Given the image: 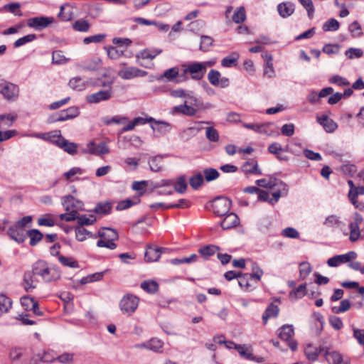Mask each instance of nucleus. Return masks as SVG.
Returning a JSON list of instances; mask_svg holds the SVG:
<instances>
[{
	"label": "nucleus",
	"mask_w": 364,
	"mask_h": 364,
	"mask_svg": "<svg viewBox=\"0 0 364 364\" xmlns=\"http://www.w3.org/2000/svg\"><path fill=\"white\" fill-rule=\"evenodd\" d=\"M256 184L259 187L269 188L273 191L272 198L270 200L272 205L277 203L282 196H286L288 193L287 185L281 180L274 178L267 181L264 178L256 181Z\"/></svg>",
	"instance_id": "nucleus-1"
},
{
	"label": "nucleus",
	"mask_w": 364,
	"mask_h": 364,
	"mask_svg": "<svg viewBox=\"0 0 364 364\" xmlns=\"http://www.w3.org/2000/svg\"><path fill=\"white\" fill-rule=\"evenodd\" d=\"M33 270L46 282L56 281L60 277V270L55 267H49L47 262L39 259L33 264Z\"/></svg>",
	"instance_id": "nucleus-2"
},
{
	"label": "nucleus",
	"mask_w": 364,
	"mask_h": 364,
	"mask_svg": "<svg viewBox=\"0 0 364 364\" xmlns=\"http://www.w3.org/2000/svg\"><path fill=\"white\" fill-rule=\"evenodd\" d=\"M182 67L183 68V73L181 74L180 77L183 80H187L186 75L187 74H190L191 79L200 80L205 74L204 65L199 62H193L187 65H183Z\"/></svg>",
	"instance_id": "nucleus-3"
},
{
	"label": "nucleus",
	"mask_w": 364,
	"mask_h": 364,
	"mask_svg": "<svg viewBox=\"0 0 364 364\" xmlns=\"http://www.w3.org/2000/svg\"><path fill=\"white\" fill-rule=\"evenodd\" d=\"M139 299L131 294L124 295L119 302V308L124 314L132 315L139 306Z\"/></svg>",
	"instance_id": "nucleus-4"
},
{
	"label": "nucleus",
	"mask_w": 364,
	"mask_h": 364,
	"mask_svg": "<svg viewBox=\"0 0 364 364\" xmlns=\"http://www.w3.org/2000/svg\"><path fill=\"white\" fill-rule=\"evenodd\" d=\"M18 87L0 77V93L8 101H14L18 96Z\"/></svg>",
	"instance_id": "nucleus-5"
},
{
	"label": "nucleus",
	"mask_w": 364,
	"mask_h": 364,
	"mask_svg": "<svg viewBox=\"0 0 364 364\" xmlns=\"http://www.w3.org/2000/svg\"><path fill=\"white\" fill-rule=\"evenodd\" d=\"M232 204V201L228 198L218 196L212 201L213 211L218 216H223L226 215Z\"/></svg>",
	"instance_id": "nucleus-6"
},
{
	"label": "nucleus",
	"mask_w": 364,
	"mask_h": 364,
	"mask_svg": "<svg viewBox=\"0 0 364 364\" xmlns=\"http://www.w3.org/2000/svg\"><path fill=\"white\" fill-rule=\"evenodd\" d=\"M46 135L49 137H58V139L53 141L55 142L60 148L63 149L69 154L73 155L77 153V144L73 142H70L65 138L62 137L60 130L54 131L52 135L51 133L46 134Z\"/></svg>",
	"instance_id": "nucleus-7"
},
{
	"label": "nucleus",
	"mask_w": 364,
	"mask_h": 364,
	"mask_svg": "<svg viewBox=\"0 0 364 364\" xmlns=\"http://www.w3.org/2000/svg\"><path fill=\"white\" fill-rule=\"evenodd\" d=\"M278 331L279 338L283 341H286L291 350H296L297 348V343L291 339L294 335L293 326L288 324L283 325L279 328Z\"/></svg>",
	"instance_id": "nucleus-8"
},
{
	"label": "nucleus",
	"mask_w": 364,
	"mask_h": 364,
	"mask_svg": "<svg viewBox=\"0 0 364 364\" xmlns=\"http://www.w3.org/2000/svg\"><path fill=\"white\" fill-rule=\"evenodd\" d=\"M80 114V110L77 107H70L66 109L60 111L55 116L50 117L48 119L49 123L56 122H63L65 120L73 119Z\"/></svg>",
	"instance_id": "nucleus-9"
},
{
	"label": "nucleus",
	"mask_w": 364,
	"mask_h": 364,
	"mask_svg": "<svg viewBox=\"0 0 364 364\" xmlns=\"http://www.w3.org/2000/svg\"><path fill=\"white\" fill-rule=\"evenodd\" d=\"M53 17L37 16L30 18L27 21L28 26L33 28L36 31H41L47 28L53 22Z\"/></svg>",
	"instance_id": "nucleus-10"
},
{
	"label": "nucleus",
	"mask_w": 364,
	"mask_h": 364,
	"mask_svg": "<svg viewBox=\"0 0 364 364\" xmlns=\"http://www.w3.org/2000/svg\"><path fill=\"white\" fill-rule=\"evenodd\" d=\"M112 96V90L111 83L108 84V89L105 90H100L95 93L88 95L86 97V100L90 103L97 104L102 101H107L109 100Z\"/></svg>",
	"instance_id": "nucleus-11"
},
{
	"label": "nucleus",
	"mask_w": 364,
	"mask_h": 364,
	"mask_svg": "<svg viewBox=\"0 0 364 364\" xmlns=\"http://www.w3.org/2000/svg\"><path fill=\"white\" fill-rule=\"evenodd\" d=\"M61 200L65 211L75 210L77 213V211L83 210L84 203L71 195L62 197Z\"/></svg>",
	"instance_id": "nucleus-12"
},
{
	"label": "nucleus",
	"mask_w": 364,
	"mask_h": 364,
	"mask_svg": "<svg viewBox=\"0 0 364 364\" xmlns=\"http://www.w3.org/2000/svg\"><path fill=\"white\" fill-rule=\"evenodd\" d=\"M357 257V253L350 251L344 255H336L327 260V264L329 267H337L341 264L349 262Z\"/></svg>",
	"instance_id": "nucleus-13"
},
{
	"label": "nucleus",
	"mask_w": 364,
	"mask_h": 364,
	"mask_svg": "<svg viewBox=\"0 0 364 364\" xmlns=\"http://www.w3.org/2000/svg\"><path fill=\"white\" fill-rule=\"evenodd\" d=\"M208 80L214 86H220L224 88L229 85V79L225 77H221L220 73L216 70H210L209 71Z\"/></svg>",
	"instance_id": "nucleus-14"
},
{
	"label": "nucleus",
	"mask_w": 364,
	"mask_h": 364,
	"mask_svg": "<svg viewBox=\"0 0 364 364\" xmlns=\"http://www.w3.org/2000/svg\"><path fill=\"white\" fill-rule=\"evenodd\" d=\"M119 76L124 80H130L138 77H144L147 72L136 67H128L119 70Z\"/></svg>",
	"instance_id": "nucleus-15"
},
{
	"label": "nucleus",
	"mask_w": 364,
	"mask_h": 364,
	"mask_svg": "<svg viewBox=\"0 0 364 364\" xmlns=\"http://www.w3.org/2000/svg\"><path fill=\"white\" fill-rule=\"evenodd\" d=\"M26 229L21 228L15 224L11 225L7 230L8 235L18 243H22L26 240Z\"/></svg>",
	"instance_id": "nucleus-16"
},
{
	"label": "nucleus",
	"mask_w": 364,
	"mask_h": 364,
	"mask_svg": "<svg viewBox=\"0 0 364 364\" xmlns=\"http://www.w3.org/2000/svg\"><path fill=\"white\" fill-rule=\"evenodd\" d=\"M85 153H89L93 155L100 156L101 154H107L109 152V149L107 144L104 141L95 144L93 141H90L87 145Z\"/></svg>",
	"instance_id": "nucleus-17"
},
{
	"label": "nucleus",
	"mask_w": 364,
	"mask_h": 364,
	"mask_svg": "<svg viewBox=\"0 0 364 364\" xmlns=\"http://www.w3.org/2000/svg\"><path fill=\"white\" fill-rule=\"evenodd\" d=\"M36 276L38 275L34 273L33 265L31 271H27L24 273L22 284L27 292L33 291L36 287Z\"/></svg>",
	"instance_id": "nucleus-18"
},
{
	"label": "nucleus",
	"mask_w": 364,
	"mask_h": 364,
	"mask_svg": "<svg viewBox=\"0 0 364 364\" xmlns=\"http://www.w3.org/2000/svg\"><path fill=\"white\" fill-rule=\"evenodd\" d=\"M170 113L173 115L183 114L188 117H193L196 114L197 109L191 106L188 105L186 102H185L182 105L174 106L171 109Z\"/></svg>",
	"instance_id": "nucleus-19"
},
{
	"label": "nucleus",
	"mask_w": 364,
	"mask_h": 364,
	"mask_svg": "<svg viewBox=\"0 0 364 364\" xmlns=\"http://www.w3.org/2000/svg\"><path fill=\"white\" fill-rule=\"evenodd\" d=\"M323 355L328 364H348L347 361H344L341 355L337 351H329L325 348Z\"/></svg>",
	"instance_id": "nucleus-20"
},
{
	"label": "nucleus",
	"mask_w": 364,
	"mask_h": 364,
	"mask_svg": "<svg viewBox=\"0 0 364 364\" xmlns=\"http://www.w3.org/2000/svg\"><path fill=\"white\" fill-rule=\"evenodd\" d=\"M151 128L154 132L159 134V135H164L169 132L171 129V124L165 121L156 120L152 121Z\"/></svg>",
	"instance_id": "nucleus-21"
},
{
	"label": "nucleus",
	"mask_w": 364,
	"mask_h": 364,
	"mask_svg": "<svg viewBox=\"0 0 364 364\" xmlns=\"http://www.w3.org/2000/svg\"><path fill=\"white\" fill-rule=\"evenodd\" d=\"M162 52L161 49L159 48H153V49H144L141 50V52L136 54V58L137 60V63L141 65L144 66V64L139 62V59H149L153 60L158 55H159Z\"/></svg>",
	"instance_id": "nucleus-22"
},
{
	"label": "nucleus",
	"mask_w": 364,
	"mask_h": 364,
	"mask_svg": "<svg viewBox=\"0 0 364 364\" xmlns=\"http://www.w3.org/2000/svg\"><path fill=\"white\" fill-rule=\"evenodd\" d=\"M225 215V218L220 223V226L223 230H228L239 225L240 220L235 213H230Z\"/></svg>",
	"instance_id": "nucleus-23"
},
{
	"label": "nucleus",
	"mask_w": 364,
	"mask_h": 364,
	"mask_svg": "<svg viewBox=\"0 0 364 364\" xmlns=\"http://www.w3.org/2000/svg\"><path fill=\"white\" fill-rule=\"evenodd\" d=\"M179 69L177 67H173L166 70L162 75L156 77L158 81L172 82L176 80L178 76H180Z\"/></svg>",
	"instance_id": "nucleus-24"
},
{
	"label": "nucleus",
	"mask_w": 364,
	"mask_h": 364,
	"mask_svg": "<svg viewBox=\"0 0 364 364\" xmlns=\"http://www.w3.org/2000/svg\"><path fill=\"white\" fill-rule=\"evenodd\" d=\"M161 247H154L151 245H148L144 253L145 260L147 262L158 261L161 257Z\"/></svg>",
	"instance_id": "nucleus-25"
},
{
	"label": "nucleus",
	"mask_w": 364,
	"mask_h": 364,
	"mask_svg": "<svg viewBox=\"0 0 364 364\" xmlns=\"http://www.w3.org/2000/svg\"><path fill=\"white\" fill-rule=\"evenodd\" d=\"M324 347L316 348L314 347L312 345L309 344L304 350V353L307 359L310 362L314 363L317 360L321 353H324Z\"/></svg>",
	"instance_id": "nucleus-26"
},
{
	"label": "nucleus",
	"mask_w": 364,
	"mask_h": 364,
	"mask_svg": "<svg viewBox=\"0 0 364 364\" xmlns=\"http://www.w3.org/2000/svg\"><path fill=\"white\" fill-rule=\"evenodd\" d=\"M103 239L116 241L119 239V235L116 230L109 228H102L98 232L97 236Z\"/></svg>",
	"instance_id": "nucleus-27"
},
{
	"label": "nucleus",
	"mask_w": 364,
	"mask_h": 364,
	"mask_svg": "<svg viewBox=\"0 0 364 364\" xmlns=\"http://www.w3.org/2000/svg\"><path fill=\"white\" fill-rule=\"evenodd\" d=\"M242 170L247 173H252L255 175H262V171L258 168L257 161L251 159L246 161L242 166Z\"/></svg>",
	"instance_id": "nucleus-28"
},
{
	"label": "nucleus",
	"mask_w": 364,
	"mask_h": 364,
	"mask_svg": "<svg viewBox=\"0 0 364 364\" xmlns=\"http://www.w3.org/2000/svg\"><path fill=\"white\" fill-rule=\"evenodd\" d=\"M262 58L265 61L264 67V75H267L268 77H274L275 76L274 70L273 66V58L271 54L265 53L262 55Z\"/></svg>",
	"instance_id": "nucleus-29"
},
{
	"label": "nucleus",
	"mask_w": 364,
	"mask_h": 364,
	"mask_svg": "<svg viewBox=\"0 0 364 364\" xmlns=\"http://www.w3.org/2000/svg\"><path fill=\"white\" fill-rule=\"evenodd\" d=\"M318 122L323 126L324 129L328 132H334L337 127V124L331 119H329L328 116L323 115L321 117L317 118Z\"/></svg>",
	"instance_id": "nucleus-30"
},
{
	"label": "nucleus",
	"mask_w": 364,
	"mask_h": 364,
	"mask_svg": "<svg viewBox=\"0 0 364 364\" xmlns=\"http://www.w3.org/2000/svg\"><path fill=\"white\" fill-rule=\"evenodd\" d=\"M277 11L282 18L291 16L294 11V4L291 2H283L277 6Z\"/></svg>",
	"instance_id": "nucleus-31"
},
{
	"label": "nucleus",
	"mask_w": 364,
	"mask_h": 364,
	"mask_svg": "<svg viewBox=\"0 0 364 364\" xmlns=\"http://www.w3.org/2000/svg\"><path fill=\"white\" fill-rule=\"evenodd\" d=\"M279 312V309L278 306L274 304L273 303H271L266 310L264 311L263 315H262V321L264 324H266L267 323V321L270 318H275L278 316Z\"/></svg>",
	"instance_id": "nucleus-32"
},
{
	"label": "nucleus",
	"mask_w": 364,
	"mask_h": 364,
	"mask_svg": "<svg viewBox=\"0 0 364 364\" xmlns=\"http://www.w3.org/2000/svg\"><path fill=\"white\" fill-rule=\"evenodd\" d=\"M163 156L156 155L150 158L149 164L150 169L154 172L161 171L163 169Z\"/></svg>",
	"instance_id": "nucleus-33"
},
{
	"label": "nucleus",
	"mask_w": 364,
	"mask_h": 364,
	"mask_svg": "<svg viewBox=\"0 0 364 364\" xmlns=\"http://www.w3.org/2000/svg\"><path fill=\"white\" fill-rule=\"evenodd\" d=\"M240 55L237 52H232L230 55L221 60V65L225 68H231L237 65Z\"/></svg>",
	"instance_id": "nucleus-34"
},
{
	"label": "nucleus",
	"mask_w": 364,
	"mask_h": 364,
	"mask_svg": "<svg viewBox=\"0 0 364 364\" xmlns=\"http://www.w3.org/2000/svg\"><path fill=\"white\" fill-rule=\"evenodd\" d=\"M220 248L214 245H205L198 250V252L205 258L208 259L210 256L213 255L216 252L219 251Z\"/></svg>",
	"instance_id": "nucleus-35"
},
{
	"label": "nucleus",
	"mask_w": 364,
	"mask_h": 364,
	"mask_svg": "<svg viewBox=\"0 0 364 364\" xmlns=\"http://www.w3.org/2000/svg\"><path fill=\"white\" fill-rule=\"evenodd\" d=\"M30 237V245H36L43 237V235L37 229H32L27 231L26 237Z\"/></svg>",
	"instance_id": "nucleus-36"
},
{
	"label": "nucleus",
	"mask_w": 364,
	"mask_h": 364,
	"mask_svg": "<svg viewBox=\"0 0 364 364\" xmlns=\"http://www.w3.org/2000/svg\"><path fill=\"white\" fill-rule=\"evenodd\" d=\"M69 87L77 91H81L85 89V81L80 77H75L70 80L68 82Z\"/></svg>",
	"instance_id": "nucleus-37"
},
{
	"label": "nucleus",
	"mask_w": 364,
	"mask_h": 364,
	"mask_svg": "<svg viewBox=\"0 0 364 364\" xmlns=\"http://www.w3.org/2000/svg\"><path fill=\"white\" fill-rule=\"evenodd\" d=\"M111 210L112 204L109 202H100L96 205L92 211L97 214L105 215L110 213Z\"/></svg>",
	"instance_id": "nucleus-38"
},
{
	"label": "nucleus",
	"mask_w": 364,
	"mask_h": 364,
	"mask_svg": "<svg viewBox=\"0 0 364 364\" xmlns=\"http://www.w3.org/2000/svg\"><path fill=\"white\" fill-rule=\"evenodd\" d=\"M164 342L157 338H152L148 341V350H149L160 353L162 352Z\"/></svg>",
	"instance_id": "nucleus-39"
},
{
	"label": "nucleus",
	"mask_w": 364,
	"mask_h": 364,
	"mask_svg": "<svg viewBox=\"0 0 364 364\" xmlns=\"http://www.w3.org/2000/svg\"><path fill=\"white\" fill-rule=\"evenodd\" d=\"M141 288L149 294H154L159 290V284L156 281L146 280L141 284Z\"/></svg>",
	"instance_id": "nucleus-40"
},
{
	"label": "nucleus",
	"mask_w": 364,
	"mask_h": 364,
	"mask_svg": "<svg viewBox=\"0 0 364 364\" xmlns=\"http://www.w3.org/2000/svg\"><path fill=\"white\" fill-rule=\"evenodd\" d=\"M87 236L94 238L97 237V235H93L91 232L88 231L83 227H77L75 228V237L78 241L82 242L85 240Z\"/></svg>",
	"instance_id": "nucleus-41"
},
{
	"label": "nucleus",
	"mask_w": 364,
	"mask_h": 364,
	"mask_svg": "<svg viewBox=\"0 0 364 364\" xmlns=\"http://www.w3.org/2000/svg\"><path fill=\"white\" fill-rule=\"evenodd\" d=\"M204 183V178L201 173L198 172L192 176L189 179L190 186L195 190L198 189Z\"/></svg>",
	"instance_id": "nucleus-42"
},
{
	"label": "nucleus",
	"mask_w": 364,
	"mask_h": 364,
	"mask_svg": "<svg viewBox=\"0 0 364 364\" xmlns=\"http://www.w3.org/2000/svg\"><path fill=\"white\" fill-rule=\"evenodd\" d=\"M213 41H214L212 37L206 35H202L200 36V43L199 49L203 52L208 51L210 50V48L213 45Z\"/></svg>",
	"instance_id": "nucleus-43"
},
{
	"label": "nucleus",
	"mask_w": 364,
	"mask_h": 364,
	"mask_svg": "<svg viewBox=\"0 0 364 364\" xmlns=\"http://www.w3.org/2000/svg\"><path fill=\"white\" fill-rule=\"evenodd\" d=\"M306 294V284H300L297 288L292 290L289 294V299L295 301L303 297Z\"/></svg>",
	"instance_id": "nucleus-44"
},
{
	"label": "nucleus",
	"mask_w": 364,
	"mask_h": 364,
	"mask_svg": "<svg viewBox=\"0 0 364 364\" xmlns=\"http://www.w3.org/2000/svg\"><path fill=\"white\" fill-rule=\"evenodd\" d=\"M58 261L65 267H68L71 268H78L79 264L77 260H75L73 257H67L63 255H60L58 257Z\"/></svg>",
	"instance_id": "nucleus-45"
},
{
	"label": "nucleus",
	"mask_w": 364,
	"mask_h": 364,
	"mask_svg": "<svg viewBox=\"0 0 364 364\" xmlns=\"http://www.w3.org/2000/svg\"><path fill=\"white\" fill-rule=\"evenodd\" d=\"M220 176V173L213 168H207L203 170V178L207 182H210L217 179Z\"/></svg>",
	"instance_id": "nucleus-46"
},
{
	"label": "nucleus",
	"mask_w": 364,
	"mask_h": 364,
	"mask_svg": "<svg viewBox=\"0 0 364 364\" xmlns=\"http://www.w3.org/2000/svg\"><path fill=\"white\" fill-rule=\"evenodd\" d=\"M350 308V303L348 299H343L341 301L339 306H333L331 311L333 314H341L347 311Z\"/></svg>",
	"instance_id": "nucleus-47"
},
{
	"label": "nucleus",
	"mask_w": 364,
	"mask_h": 364,
	"mask_svg": "<svg viewBox=\"0 0 364 364\" xmlns=\"http://www.w3.org/2000/svg\"><path fill=\"white\" fill-rule=\"evenodd\" d=\"M96 221V217L90 214L89 216L86 215H79L77 218V223L80 227L84 225H91Z\"/></svg>",
	"instance_id": "nucleus-48"
},
{
	"label": "nucleus",
	"mask_w": 364,
	"mask_h": 364,
	"mask_svg": "<svg viewBox=\"0 0 364 364\" xmlns=\"http://www.w3.org/2000/svg\"><path fill=\"white\" fill-rule=\"evenodd\" d=\"M348 31L353 38H358L363 36L361 26L357 21H354L349 25Z\"/></svg>",
	"instance_id": "nucleus-49"
},
{
	"label": "nucleus",
	"mask_w": 364,
	"mask_h": 364,
	"mask_svg": "<svg viewBox=\"0 0 364 364\" xmlns=\"http://www.w3.org/2000/svg\"><path fill=\"white\" fill-rule=\"evenodd\" d=\"M174 185V190L180 193H183L186 192L187 188V183L186 180V177L184 176H181L178 178L176 183L173 184Z\"/></svg>",
	"instance_id": "nucleus-50"
},
{
	"label": "nucleus",
	"mask_w": 364,
	"mask_h": 364,
	"mask_svg": "<svg viewBox=\"0 0 364 364\" xmlns=\"http://www.w3.org/2000/svg\"><path fill=\"white\" fill-rule=\"evenodd\" d=\"M339 22L336 19L330 18L323 23L322 29L324 31H336L339 28Z\"/></svg>",
	"instance_id": "nucleus-51"
},
{
	"label": "nucleus",
	"mask_w": 364,
	"mask_h": 364,
	"mask_svg": "<svg viewBox=\"0 0 364 364\" xmlns=\"http://www.w3.org/2000/svg\"><path fill=\"white\" fill-rule=\"evenodd\" d=\"M11 306V299L4 294H0V311L5 313L8 312Z\"/></svg>",
	"instance_id": "nucleus-52"
},
{
	"label": "nucleus",
	"mask_w": 364,
	"mask_h": 364,
	"mask_svg": "<svg viewBox=\"0 0 364 364\" xmlns=\"http://www.w3.org/2000/svg\"><path fill=\"white\" fill-rule=\"evenodd\" d=\"M139 202L140 200L139 198H136L135 201H133L132 200L127 198L126 200L119 201L116 206V209L117 210H124L135 204L139 203Z\"/></svg>",
	"instance_id": "nucleus-53"
},
{
	"label": "nucleus",
	"mask_w": 364,
	"mask_h": 364,
	"mask_svg": "<svg viewBox=\"0 0 364 364\" xmlns=\"http://www.w3.org/2000/svg\"><path fill=\"white\" fill-rule=\"evenodd\" d=\"M246 19L245 10L243 6L239 7L234 13L232 21L236 23H241Z\"/></svg>",
	"instance_id": "nucleus-54"
},
{
	"label": "nucleus",
	"mask_w": 364,
	"mask_h": 364,
	"mask_svg": "<svg viewBox=\"0 0 364 364\" xmlns=\"http://www.w3.org/2000/svg\"><path fill=\"white\" fill-rule=\"evenodd\" d=\"M36 39V34H28L23 37H21L18 39H17L14 43V48H18L20 46H22L28 43L32 42L33 41Z\"/></svg>",
	"instance_id": "nucleus-55"
},
{
	"label": "nucleus",
	"mask_w": 364,
	"mask_h": 364,
	"mask_svg": "<svg viewBox=\"0 0 364 364\" xmlns=\"http://www.w3.org/2000/svg\"><path fill=\"white\" fill-rule=\"evenodd\" d=\"M101 64V59L98 57H95L87 60L85 63V69L88 70H97Z\"/></svg>",
	"instance_id": "nucleus-56"
},
{
	"label": "nucleus",
	"mask_w": 364,
	"mask_h": 364,
	"mask_svg": "<svg viewBox=\"0 0 364 364\" xmlns=\"http://www.w3.org/2000/svg\"><path fill=\"white\" fill-rule=\"evenodd\" d=\"M37 223L40 226L53 227L55 225V220L50 214H46L43 217L39 218Z\"/></svg>",
	"instance_id": "nucleus-57"
},
{
	"label": "nucleus",
	"mask_w": 364,
	"mask_h": 364,
	"mask_svg": "<svg viewBox=\"0 0 364 364\" xmlns=\"http://www.w3.org/2000/svg\"><path fill=\"white\" fill-rule=\"evenodd\" d=\"M74 360V354L72 353H64L56 357V360L62 364H71Z\"/></svg>",
	"instance_id": "nucleus-58"
},
{
	"label": "nucleus",
	"mask_w": 364,
	"mask_h": 364,
	"mask_svg": "<svg viewBox=\"0 0 364 364\" xmlns=\"http://www.w3.org/2000/svg\"><path fill=\"white\" fill-rule=\"evenodd\" d=\"M68 59H67L63 54L61 50H55L53 52L52 54V61L53 63L55 64H63L67 63Z\"/></svg>",
	"instance_id": "nucleus-59"
},
{
	"label": "nucleus",
	"mask_w": 364,
	"mask_h": 364,
	"mask_svg": "<svg viewBox=\"0 0 364 364\" xmlns=\"http://www.w3.org/2000/svg\"><path fill=\"white\" fill-rule=\"evenodd\" d=\"M36 302L33 297L24 296L21 298V304L26 311H31L33 305Z\"/></svg>",
	"instance_id": "nucleus-60"
},
{
	"label": "nucleus",
	"mask_w": 364,
	"mask_h": 364,
	"mask_svg": "<svg viewBox=\"0 0 364 364\" xmlns=\"http://www.w3.org/2000/svg\"><path fill=\"white\" fill-rule=\"evenodd\" d=\"M345 55L349 59L359 58L363 55V51L360 48H350L346 50Z\"/></svg>",
	"instance_id": "nucleus-61"
},
{
	"label": "nucleus",
	"mask_w": 364,
	"mask_h": 364,
	"mask_svg": "<svg viewBox=\"0 0 364 364\" xmlns=\"http://www.w3.org/2000/svg\"><path fill=\"white\" fill-rule=\"evenodd\" d=\"M73 26L75 31L85 32L89 30L90 24L85 20H78L73 23Z\"/></svg>",
	"instance_id": "nucleus-62"
},
{
	"label": "nucleus",
	"mask_w": 364,
	"mask_h": 364,
	"mask_svg": "<svg viewBox=\"0 0 364 364\" xmlns=\"http://www.w3.org/2000/svg\"><path fill=\"white\" fill-rule=\"evenodd\" d=\"M107 55L110 59L116 60L124 55V51L111 46L107 49Z\"/></svg>",
	"instance_id": "nucleus-63"
},
{
	"label": "nucleus",
	"mask_w": 364,
	"mask_h": 364,
	"mask_svg": "<svg viewBox=\"0 0 364 364\" xmlns=\"http://www.w3.org/2000/svg\"><path fill=\"white\" fill-rule=\"evenodd\" d=\"M282 236L288 238H299V232L294 228H287L284 229L282 232Z\"/></svg>",
	"instance_id": "nucleus-64"
}]
</instances>
